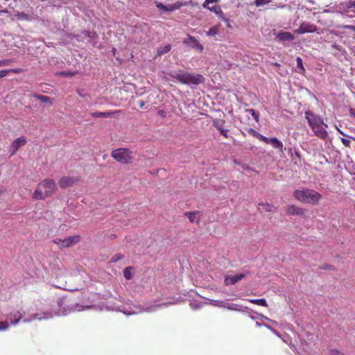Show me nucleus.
Instances as JSON below:
<instances>
[{
  "mask_svg": "<svg viewBox=\"0 0 355 355\" xmlns=\"http://www.w3.org/2000/svg\"><path fill=\"white\" fill-rule=\"evenodd\" d=\"M91 306H83L78 304L72 305L71 306L63 307L62 311L58 312H40L34 313L31 315H28L26 311L22 309H14L9 314L6 315V321L0 322V331L8 330L9 323L11 325L17 324L20 320L24 323H28L33 320H46L53 318L54 315H67V314L74 311H81L85 309H89Z\"/></svg>",
  "mask_w": 355,
  "mask_h": 355,
  "instance_id": "f257e3e1",
  "label": "nucleus"
},
{
  "mask_svg": "<svg viewBox=\"0 0 355 355\" xmlns=\"http://www.w3.org/2000/svg\"><path fill=\"white\" fill-rule=\"evenodd\" d=\"M293 197L297 201L303 203L317 205L321 199L322 196L315 190L304 187L295 190Z\"/></svg>",
  "mask_w": 355,
  "mask_h": 355,
  "instance_id": "f03ea898",
  "label": "nucleus"
},
{
  "mask_svg": "<svg viewBox=\"0 0 355 355\" xmlns=\"http://www.w3.org/2000/svg\"><path fill=\"white\" fill-rule=\"evenodd\" d=\"M56 188L55 183L50 179L44 180L37 187L33 198L36 200H43L51 196L55 191Z\"/></svg>",
  "mask_w": 355,
  "mask_h": 355,
  "instance_id": "7ed1b4c3",
  "label": "nucleus"
},
{
  "mask_svg": "<svg viewBox=\"0 0 355 355\" xmlns=\"http://www.w3.org/2000/svg\"><path fill=\"white\" fill-rule=\"evenodd\" d=\"M170 76L184 84L190 85H198L200 84L203 80L202 76L200 74L194 75L183 71L171 72Z\"/></svg>",
  "mask_w": 355,
  "mask_h": 355,
  "instance_id": "20e7f679",
  "label": "nucleus"
},
{
  "mask_svg": "<svg viewBox=\"0 0 355 355\" xmlns=\"http://www.w3.org/2000/svg\"><path fill=\"white\" fill-rule=\"evenodd\" d=\"M131 152L128 148H119L112 152V156L118 162L128 163L130 162Z\"/></svg>",
  "mask_w": 355,
  "mask_h": 355,
  "instance_id": "39448f33",
  "label": "nucleus"
},
{
  "mask_svg": "<svg viewBox=\"0 0 355 355\" xmlns=\"http://www.w3.org/2000/svg\"><path fill=\"white\" fill-rule=\"evenodd\" d=\"M112 309L116 310L119 312H122L125 315H127L137 314L142 311L140 308H139L135 305H129V304H125L116 306L114 308H113Z\"/></svg>",
  "mask_w": 355,
  "mask_h": 355,
  "instance_id": "423d86ee",
  "label": "nucleus"
},
{
  "mask_svg": "<svg viewBox=\"0 0 355 355\" xmlns=\"http://www.w3.org/2000/svg\"><path fill=\"white\" fill-rule=\"evenodd\" d=\"M305 119H306L309 125L312 129L320 124H324L323 119L319 115L315 114L312 111L307 110L305 112Z\"/></svg>",
  "mask_w": 355,
  "mask_h": 355,
  "instance_id": "0eeeda50",
  "label": "nucleus"
},
{
  "mask_svg": "<svg viewBox=\"0 0 355 355\" xmlns=\"http://www.w3.org/2000/svg\"><path fill=\"white\" fill-rule=\"evenodd\" d=\"M80 240V237L78 236H69L63 240L58 239L55 241V243H57L60 248H67L70 247L72 245L77 243Z\"/></svg>",
  "mask_w": 355,
  "mask_h": 355,
  "instance_id": "6e6552de",
  "label": "nucleus"
},
{
  "mask_svg": "<svg viewBox=\"0 0 355 355\" xmlns=\"http://www.w3.org/2000/svg\"><path fill=\"white\" fill-rule=\"evenodd\" d=\"M317 31V26L310 23H302L295 32L297 34H304L308 33H315Z\"/></svg>",
  "mask_w": 355,
  "mask_h": 355,
  "instance_id": "1a4fd4ad",
  "label": "nucleus"
},
{
  "mask_svg": "<svg viewBox=\"0 0 355 355\" xmlns=\"http://www.w3.org/2000/svg\"><path fill=\"white\" fill-rule=\"evenodd\" d=\"M327 124H320L315 127H313L312 130L314 134L322 139H326L328 137V132L326 130V128H327Z\"/></svg>",
  "mask_w": 355,
  "mask_h": 355,
  "instance_id": "9d476101",
  "label": "nucleus"
},
{
  "mask_svg": "<svg viewBox=\"0 0 355 355\" xmlns=\"http://www.w3.org/2000/svg\"><path fill=\"white\" fill-rule=\"evenodd\" d=\"M278 42H282L286 46V42H292L294 40V36L290 32L280 31L276 36Z\"/></svg>",
  "mask_w": 355,
  "mask_h": 355,
  "instance_id": "9b49d317",
  "label": "nucleus"
},
{
  "mask_svg": "<svg viewBox=\"0 0 355 355\" xmlns=\"http://www.w3.org/2000/svg\"><path fill=\"white\" fill-rule=\"evenodd\" d=\"M184 43L198 49L200 51H202L204 48L202 45L193 36L189 35L187 39L184 40Z\"/></svg>",
  "mask_w": 355,
  "mask_h": 355,
  "instance_id": "f8f14e48",
  "label": "nucleus"
},
{
  "mask_svg": "<svg viewBox=\"0 0 355 355\" xmlns=\"http://www.w3.org/2000/svg\"><path fill=\"white\" fill-rule=\"evenodd\" d=\"M259 212H274L276 211L277 207L274 205L269 204L268 202H259L257 207Z\"/></svg>",
  "mask_w": 355,
  "mask_h": 355,
  "instance_id": "ddd939ff",
  "label": "nucleus"
},
{
  "mask_svg": "<svg viewBox=\"0 0 355 355\" xmlns=\"http://www.w3.org/2000/svg\"><path fill=\"white\" fill-rule=\"evenodd\" d=\"M26 143V139L24 137H19L16 139L12 144L11 146V155H14L18 150V148L24 146Z\"/></svg>",
  "mask_w": 355,
  "mask_h": 355,
  "instance_id": "4468645a",
  "label": "nucleus"
},
{
  "mask_svg": "<svg viewBox=\"0 0 355 355\" xmlns=\"http://www.w3.org/2000/svg\"><path fill=\"white\" fill-rule=\"evenodd\" d=\"M243 277V274H237L235 275L226 276L224 282L226 286L232 285L241 280Z\"/></svg>",
  "mask_w": 355,
  "mask_h": 355,
  "instance_id": "2eb2a0df",
  "label": "nucleus"
},
{
  "mask_svg": "<svg viewBox=\"0 0 355 355\" xmlns=\"http://www.w3.org/2000/svg\"><path fill=\"white\" fill-rule=\"evenodd\" d=\"M287 215L303 216L304 214L303 209L295 205H289L286 211Z\"/></svg>",
  "mask_w": 355,
  "mask_h": 355,
  "instance_id": "dca6fc26",
  "label": "nucleus"
},
{
  "mask_svg": "<svg viewBox=\"0 0 355 355\" xmlns=\"http://www.w3.org/2000/svg\"><path fill=\"white\" fill-rule=\"evenodd\" d=\"M225 121L223 120H216L214 122V127L220 131V134L225 137H227L228 129L224 128Z\"/></svg>",
  "mask_w": 355,
  "mask_h": 355,
  "instance_id": "f3484780",
  "label": "nucleus"
},
{
  "mask_svg": "<svg viewBox=\"0 0 355 355\" xmlns=\"http://www.w3.org/2000/svg\"><path fill=\"white\" fill-rule=\"evenodd\" d=\"M268 144H270L274 148L283 151V144L275 137L269 138Z\"/></svg>",
  "mask_w": 355,
  "mask_h": 355,
  "instance_id": "a211bd4d",
  "label": "nucleus"
},
{
  "mask_svg": "<svg viewBox=\"0 0 355 355\" xmlns=\"http://www.w3.org/2000/svg\"><path fill=\"white\" fill-rule=\"evenodd\" d=\"M225 309L234 311H239V312H243L245 310V308L241 305L234 304V303H230L227 302Z\"/></svg>",
  "mask_w": 355,
  "mask_h": 355,
  "instance_id": "6ab92c4d",
  "label": "nucleus"
},
{
  "mask_svg": "<svg viewBox=\"0 0 355 355\" xmlns=\"http://www.w3.org/2000/svg\"><path fill=\"white\" fill-rule=\"evenodd\" d=\"M73 179L69 177H63L60 180V186L62 188H67L73 184Z\"/></svg>",
  "mask_w": 355,
  "mask_h": 355,
  "instance_id": "aec40b11",
  "label": "nucleus"
},
{
  "mask_svg": "<svg viewBox=\"0 0 355 355\" xmlns=\"http://www.w3.org/2000/svg\"><path fill=\"white\" fill-rule=\"evenodd\" d=\"M15 17L20 21H31L33 19V17L31 15H29L24 12L15 13Z\"/></svg>",
  "mask_w": 355,
  "mask_h": 355,
  "instance_id": "412c9836",
  "label": "nucleus"
},
{
  "mask_svg": "<svg viewBox=\"0 0 355 355\" xmlns=\"http://www.w3.org/2000/svg\"><path fill=\"white\" fill-rule=\"evenodd\" d=\"M185 215L191 223L198 222L200 219V213L198 211L187 212Z\"/></svg>",
  "mask_w": 355,
  "mask_h": 355,
  "instance_id": "4be33fe9",
  "label": "nucleus"
},
{
  "mask_svg": "<svg viewBox=\"0 0 355 355\" xmlns=\"http://www.w3.org/2000/svg\"><path fill=\"white\" fill-rule=\"evenodd\" d=\"M171 49V46L170 44H166L164 46H161L159 48H158L157 49V54L159 55H164L168 52H169Z\"/></svg>",
  "mask_w": 355,
  "mask_h": 355,
  "instance_id": "5701e85b",
  "label": "nucleus"
},
{
  "mask_svg": "<svg viewBox=\"0 0 355 355\" xmlns=\"http://www.w3.org/2000/svg\"><path fill=\"white\" fill-rule=\"evenodd\" d=\"M133 268L131 266L127 267L123 270V275L126 279H131L132 277Z\"/></svg>",
  "mask_w": 355,
  "mask_h": 355,
  "instance_id": "b1692460",
  "label": "nucleus"
},
{
  "mask_svg": "<svg viewBox=\"0 0 355 355\" xmlns=\"http://www.w3.org/2000/svg\"><path fill=\"white\" fill-rule=\"evenodd\" d=\"M168 304H170V303L168 302ZM167 304H168V303H162V304H156L153 306H148V307H146V309L144 311H147V312H153V311H155L157 309L161 308L162 306H165Z\"/></svg>",
  "mask_w": 355,
  "mask_h": 355,
  "instance_id": "393cba45",
  "label": "nucleus"
},
{
  "mask_svg": "<svg viewBox=\"0 0 355 355\" xmlns=\"http://www.w3.org/2000/svg\"><path fill=\"white\" fill-rule=\"evenodd\" d=\"M218 33V26H215L211 28L209 31L206 32V35L208 37H214Z\"/></svg>",
  "mask_w": 355,
  "mask_h": 355,
  "instance_id": "a878e982",
  "label": "nucleus"
},
{
  "mask_svg": "<svg viewBox=\"0 0 355 355\" xmlns=\"http://www.w3.org/2000/svg\"><path fill=\"white\" fill-rule=\"evenodd\" d=\"M33 96L44 103H50L51 104L52 103L51 99L46 96H43V95H40V94H34Z\"/></svg>",
  "mask_w": 355,
  "mask_h": 355,
  "instance_id": "bb28decb",
  "label": "nucleus"
},
{
  "mask_svg": "<svg viewBox=\"0 0 355 355\" xmlns=\"http://www.w3.org/2000/svg\"><path fill=\"white\" fill-rule=\"evenodd\" d=\"M227 301L211 300L210 304L214 306L225 308Z\"/></svg>",
  "mask_w": 355,
  "mask_h": 355,
  "instance_id": "cd10ccee",
  "label": "nucleus"
},
{
  "mask_svg": "<svg viewBox=\"0 0 355 355\" xmlns=\"http://www.w3.org/2000/svg\"><path fill=\"white\" fill-rule=\"evenodd\" d=\"M250 301L252 303H254V304H258V305H260V306H267L266 300L265 299H263V298L254 299V300H250Z\"/></svg>",
  "mask_w": 355,
  "mask_h": 355,
  "instance_id": "c85d7f7f",
  "label": "nucleus"
},
{
  "mask_svg": "<svg viewBox=\"0 0 355 355\" xmlns=\"http://www.w3.org/2000/svg\"><path fill=\"white\" fill-rule=\"evenodd\" d=\"M247 113L250 114L251 115V116L257 121L258 122L259 121V114L258 112H257L254 110L253 109H248L246 110L245 111Z\"/></svg>",
  "mask_w": 355,
  "mask_h": 355,
  "instance_id": "c756f323",
  "label": "nucleus"
},
{
  "mask_svg": "<svg viewBox=\"0 0 355 355\" xmlns=\"http://www.w3.org/2000/svg\"><path fill=\"white\" fill-rule=\"evenodd\" d=\"M75 71H62L58 73V75L66 76V77H72L75 75Z\"/></svg>",
  "mask_w": 355,
  "mask_h": 355,
  "instance_id": "7c9ffc66",
  "label": "nucleus"
},
{
  "mask_svg": "<svg viewBox=\"0 0 355 355\" xmlns=\"http://www.w3.org/2000/svg\"><path fill=\"white\" fill-rule=\"evenodd\" d=\"M270 2V0H255L254 3L257 7H260L266 5Z\"/></svg>",
  "mask_w": 355,
  "mask_h": 355,
  "instance_id": "2f4dec72",
  "label": "nucleus"
},
{
  "mask_svg": "<svg viewBox=\"0 0 355 355\" xmlns=\"http://www.w3.org/2000/svg\"><path fill=\"white\" fill-rule=\"evenodd\" d=\"M296 62H297V67L301 70L302 73H303L305 71V69L303 66L302 59L300 57H297L296 59Z\"/></svg>",
  "mask_w": 355,
  "mask_h": 355,
  "instance_id": "473e14b6",
  "label": "nucleus"
},
{
  "mask_svg": "<svg viewBox=\"0 0 355 355\" xmlns=\"http://www.w3.org/2000/svg\"><path fill=\"white\" fill-rule=\"evenodd\" d=\"M110 115V113L107 112H96L92 113V116L94 117H106Z\"/></svg>",
  "mask_w": 355,
  "mask_h": 355,
  "instance_id": "72a5a7b5",
  "label": "nucleus"
},
{
  "mask_svg": "<svg viewBox=\"0 0 355 355\" xmlns=\"http://www.w3.org/2000/svg\"><path fill=\"white\" fill-rule=\"evenodd\" d=\"M83 35L89 38L94 39L96 37V33L94 31H84Z\"/></svg>",
  "mask_w": 355,
  "mask_h": 355,
  "instance_id": "f704fd0d",
  "label": "nucleus"
},
{
  "mask_svg": "<svg viewBox=\"0 0 355 355\" xmlns=\"http://www.w3.org/2000/svg\"><path fill=\"white\" fill-rule=\"evenodd\" d=\"M216 15L218 16V17L220 19H221L225 22H228V19L225 17V15L222 11V10H220Z\"/></svg>",
  "mask_w": 355,
  "mask_h": 355,
  "instance_id": "c9c22d12",
  "label": "nucleus"
},
{
  "mask_svg": "<svg viewBox=\"0 0 355 355\" xmlns=\"http://www.w3.org/2000/svg\"><path fill=\"white\" fill-rule=\"evenodd\" d=\"M221 10V8L219 6H214L210 7L209 10L211 12H214L216 15L218 13V12Z\"/></svg>",
  "mask_w": 355,
  "mask_h": 355,
  "instance_id": "e433bc0d",
  "label": "nucleus"
},
{
  "mask_svg": "<svg viewBox=\"0 0 355 355\" xmlns=\"http://www.w3.org/2000/svg\"><path fill=\"white\" fill-rule=\"evenodd\" d=\"M155 5L158 9L162 10L164 12H166V6L164 5L163 3H162L160 2H157V1L155 2Z\"/></svg>",
  "mask_w": 355,
  "mask_h": 355,
  "instance_id": "4c0bfd02",
  "label": "nucleus"
},
{
  "mask_svg": "<svg viewBox=\"0 0 355 355\" xmlns=\"http://www.w3.org/2000/svg\"><path fill=\"white\" fill-rule=\"evenodd\" d=\"M11 62L12 60L10 59L0 60V67L9 65Z\"/></svg>",
  "mask_w": 355,
  "mask_h": 355,
  "instance_id": "58836bf2",
  "label": "nucleus"
},
{
  "mask_svg": "<svg viewBox=\"0 0 355 355\" xmlns=\"http://www.w3.org/2000/svg\"><path fill=\"white\" fill-rule=\"evenodd\" d=\"M346 7H347L348 9H350V8H355V0L349 1L346 3Z\"/></svg>",
  "mask_w": 355,
  "mask_h": 355,
  "instance_id": "ea45409f",
  "label": "nucleus"
},
{
  "mask_svg": "<svg viewBox=\"0 0 355 355\" xmlns=\"http://www.w3.org/2000/svg\"><path fill=\"white\" fill-rule=\"evenodd\" d=\"M122 258H123V256L121 254H115V255H114L112 257L111 261L112 262H116L119 260L121 259Z\"/></svg>",
  "mask_w": 355,
  "mask_h": 355,
  "instance_id": "a19ab883",
  "label": "nucleus"
},
{
  "mask_svg": "<svg viewBox=\"0 0 355 355\" xmlns=\"http://www.w3.org/2000/svg\"><path fill=\"white\" fill-rule=\"evenodd\" d=\"M173 8H174V10H175L180 9L182 6H183L184 3H181L180 1H178V2L175 3H173Z\"/></svg>",
  "mask_w": 355,
  "mask_h": 355,
  "instance_id": "79ce46f5",
  "label": "nucleus"
},
{
  "mask_svg": "<svg viewBox=\"0 0 355 355\" xmlns=\"http://www.w3.org/2000/svg\"><path fill=\"white\" fill-rule=\"evenodd\" d=\"M258 139L263 142H265L266 144H268V141H269V138L262 135H258Z\"/></svg>",
  "mask_w": 355,
  "mask_h": 355,
  "instance_id": "37998d69",
  "label": "nucleus"
},
{
  "mask_svg": "<svg viewBox=\"0 0 355 355\" xmlns=\"http://www.w3.org/2000/svg\"><path fill=\"white\" fill-rule=\"evenodd\" d=\"M341 141L342 144L346 147H349L350 146L351 141L349 139L342 138Z\"/></svg>",
  "mask_w": 355,
  "mask_h": 355,
  "instance_id": "c03bdc74",
  "label": "nucleus"
},
{
  "mask_svg": "<svg viewBox=\"0 0 355 355\" xmlns=\"http://www.w3.org/2000/svg\"><path fill=\"white\" fill-rule=\"evenodd\" d=\"M9 73H10V71H9V70H7V69L1 70V71H0V78H3V77H5V76H7Z\"/></svg>",
  "mask_w": 355,
  "mask_h": 355,
  "instance_id": "a18cd8bd",
  "label": "nucleus"
},
{
  "mask_svg": "<svg viewBox=\"0 0 355 355\" xmlns=\"http://www.w3.org/2000/svg\"><path fill=\"white\" fill-rule=\"evenodd\" d=\"M329 355H344V354L336 349H332L330 351Z\"/></svg>",
  "mask_w": 355,
  "mask_h": 355,
  "instance_id": "49530a36",
  "label": "nucleus"
},
{
  "mask_svg": "<svg viewBox=\"0 0 355 355\" xmlns=\"http://www.w3.org/2000/svg\"><path fill=\"white\" fill-rule=\"evenodd\" d=\"M173 11H175V10H174L173 4L166 6V12H173Z\"/></svg>",
  "mask_w": 355,
  "mask_h": 355,
  "instance_id": "de8ad7c7",
  "label": "nucleus"
},
{
  "mask_svg": "<svg viewBox=\"0 0 355 355\" xmlns=\"http://www.w3.org/2000/svg\"><path fill=\"white\" fill-rule=\"evenodd\" d=\"M210 4L209 3H207V0L205 1V2L202 3V7L204 8L209 10L210 6H209Z\"/></svg>",
  "mask_w": 355,
  "mask_h": 355,
  "instance_id": "09e8293b",
  "label": "nucleus"
},
{
  "mask_svg": "<svg viewBox=\"0 0 355 355\" xmlns=\"http://www.w3.org/2000/svg\"><path fill=\"white\" fill-rule=\"evenodd\" d=\"M8 70L10 71V72H13L15 73H18L21 71L20 69H8Z\"/></svg>",
  "mask_w": 355,
  "mask_h": 355,
  "instance_id": "8fccbe9b",
  "label": "nucleus"
},
{
  "mask_svg": "<svg viewBox=\"0 0 355 355\" xmlns=\"http://www.w3.org/2000/svg\"><path fill=\"white\" fill-rule=\"evenodd\" d=\"M139 107L140 108H143L145 105V102L143 101H139Z\"/></svg>",
  "mask_w": 355,
  "mask_h": 355,
  "instance_id": "3c124183",
  "label": "nucleus"
},
{
  "mask_svg": "<svg viewBox=\"0 0 355 355\" xmlns=\"http://www.w3.org/2000/svg\"><path fill=\"white\" fill-rule=\"evenodd\" d=\"M219 2V0H207V3H218Z\"/></svg>",
  "mask_w": 355,
  "mask_h": 355,
  "instance_id": "603ef678",
  "label": "nucleus"
},
{
  "mask_svg": "<svg viewBox=\"0 0 355 355\" xmlns=\"http://www.w3.org/2000/svg\"><path fill=\"white\" fill-rule=\"evenodd\" d=\"M62 302H63V301H62V300H61V299H60V300L58 301V302H57V303H58V306L59 307H61V306H62Z\"/></svg>",
  "mask_w": 355,
  "mask_h": 355,
  "instance_id": "864d4df0",
  "label": "nucleus"
},
{
  "mask_svg": "<svg viewBox=\"0 0 355 355\" xmlns=\"http://www.w3.org/2000/svg\"><path fill=\"white\" fill-rule=\"evenodd\" d=\"M345 27L347 28H350L351 30L355 31V26H347Z\"/></svg>",
  "mask_w": 355,
  "mask_h": 355,
  "instance_id": "5fc2aeb1",
  "label": "nucleus"
},
{
  "mask_svg": "<svg viewBox=\"0 0 355 355\" xmlns=\"http://www.w3.org/2000/svg\"><path fill=\"white\" fill-rule=\"evenodd\" d=\"M350 114H351L352 115L355 116V110H354V109H350Z\"/></svg>",
  "mask_w": 355,
  "mask_h": 355,
  "instance_id": "6e6d98bb",
  "label": "nucleus"
},
{
  "mask_svg": "<svg viewBox=\"0 0 355 355\" xmlns=\"http://www.w3.org/2000/svg\"><path fill=\"white\" fill-rule=\"evenodd\" d=\"M256 325H257V327H261L262 324L261 323H259V322H257Z\"/></svg>",
  "mask_w": 355,
  "mask_h": 355,
  "instance_id": "4d7b16f0",
  "label": "nucleus"
},
{
  "mask_svg": "<svg viewBox=\"0 0 355 355\" xmlns=\"http://www.w3.org/2000/svg\"><path fill=\"white\" fill-rule=\"evenodd\" d=\"M78 94L80 96L83 97L85 96V95L83 94V93H80V92H78Z\"/></svg>",
  "mask_w": 355,
  "mask_h": 355,
  "instance_id": "13d9d810",
  "label": "nucleus"
},
{
  "mask_svg": "<svg viewBox=\"0 0 355 355\" xmlns=\"http://www.w3.org/2000/svg\"><path fill=\"white\" fill-rule=\"evenodd\" d=\"M226 24L228 27H230V21L228 20V22H226Z\"/></svg>",
  "mask_w": 355,
  "mask_h": 355,
  "instance_id": "bf43d9fd",
  "label": "nucleus"
},
{
  "mask_svg": "<svg viewBox=\"0 0 355 355\" xmlns=\"http://www.w3.org/2000/svg\"><path fill=\"white\" fill-rule=\"evenodd\" d=\"M263 326H265L266 327L268 328L269 329H271L267 324H263Z\"/></svg>",
  "mask_w": 355,
  "mask_h": 355,
  "instance_id": "052dcab7",
  "label": "nucleus"
}]
</instances>
